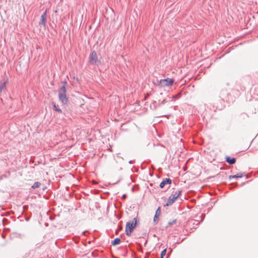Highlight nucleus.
<instances>
[{
    "instance_id": "nucleus-13",
    "label": "nucleus",
    "mask_w": 258,
    "mask_h": 258,
    "mask_svg": "<svg viewBox=\"0 0 258 258\" xmlns=\"http://www.w3.org/2000/svg\"><path fill=\"white\" fill-rule=\"evenodd\" d=\"M53 108L54 109L59 112V113H61V110L59 108H57V107L56 106V104L55 103H53Z\"/></svg>"
},
{
    "instance_id": "nucleus-11",
    "label": "nucleus",
    "mask_w": 258,
    "mask_h": 258,
    "mask_svg": "<svg viewBox=\"0 0 258 258\" xmlns=\"http://www.w3.org/2000/svg\"><path fill=\"white\" fill-rule=\"evenodd\" d=\"M7 83V81H4L3 83H1V84H0V90H3V89H5V88L6 87Z\"/></svg>"
},
{
    "instance_id": "nucleus-10",
    "label": "nucleus",
    "mask_w": 258,
    "mask_h": 258,
    "mask_svg": "<svg viewBox=\"0 0 258 258\" xmlns=\"http://www.w3.org/2000/svg\"><path fill=\"white\" fill-rule=\"evenodd\" d=\"M41 185V183L40 182H35L33 185L31 186L33 189H35L36 188H38Z\"/></svg>"
},
{
    "instance_id": "nucleus-16",
    "label": "nucleus",
    "mask_w": 258,
    "mask_h": 258,
    "mask_svg": "<svg viewBox=\"0 0 258 258\" xmlns=\"http://www.w3.org/2000/svg\"><path fill=\"white\" fill-rule=\"evenodd\" d=\"M46 13H47V10H45V11L42 14L41 16V18H46Z\"/></svg>"
},
{
    "instance_id": "nucleus-7",
    "label": "nucleus",
    "mask_w": 258,
    "mask_h": 258,
    "mask_svg": "<svg viewBox=\"0 0 258 258\" xmlns=\"http://www.w3.org/2000/svg\"><path fill=\"white\" fill-rule=\"evenodd\" d=\"M226 161L229 164L232 165L235 163L236 159L235 158H230L229 156H227L226 157Z\"/></svg>"
},
{
    "instance_id": "nucleus-21",
    "label": "nucleus",
    "mask_w": 258,
    "mask_h": 258,
    "mask_svg": "<svg viewBox=\"0 0 258 258\" xmlns=\"http://www.w3.org/2000/svg\"><path fill=\"white\" fill-rule=\"evenodd\" d=\"M125 197H126V195H125L122 196L123 198H125Z\"/></svg>"
},
{
    "instance_id": "nucleus-9",
    "label": "nucleus",
    "mask_w": 258,
    "mask_h": 258,
    "mask_svg": "<svg viewBox=\"0 0 258 258\" xmlns=\"http://www.w3.org/2000/svg\"><path fill=\"white\" fill-rule=\"evenodd\" d=\"M243 175L241 173H237V174L233 175H230L229 176V179H231V178H240L243 177Z\"/></svg>"
},
{
    "instance_id": "nucleus-2",
    "label": "nucleus",
    "mask_w": 258,
    "mask_h": 258,
    "mask_svg": "<svg viewBox=\"0 0 258 258\" xmlns=\"http://www.w3.org/2000/svg\"><path fill=\"white\" fill-rule=\"evenodd\" d=\"M136 225L137 219L135 218L133 219L132 222H128L126 223L125 231L127 235L130 236L131 234Z\"/></svg>"
},
{
    "instance_id": "nucleus-8",
    "label": "nucleus",
    "mask_w": 258,
    "mask_h": 258,
    "mask_svg": "<svg viewBox=\"0 0 258 258\" xmlns=\"http://www.w3.org/2000/svg\"><path fill=\"white\" fill-rule=\"evenodd\" d=\"M120 241L121 240L119 238H116L111 241V244L112 245H116L119 244Z\"/></svg>"
},
{
    "instance_id": "nucleus-19",
    "label": "nucleus",
    "mask_w": 258,
    "mask_h": 258,
    "mask_svg": "<svg viewBox=\"0 0 258 258\" xmlns=\"http://www.w3.org/2000/svg\"><path fill=\"white\" fill-rule=\"evenodd\" d=\"M134 163V160H130V161H129V163H130V164H133V163Z\"/></svg>"
},
{
    "instance_id": "nucleus-20",
    "label": "nucleus",
    "mask_w": 258,
    "mask_h": 258,
    "mask_svg": "<svg viewBox=\"0 0 258 258\" xmlns=\"http://www.w3.org/2000/svg\"><path fill=\"white\" fill-rule=\"evenodd\" d=\"M86 232H87V231H84V232L82 233V234H83V235H85V233H86Z\"/></svg>"
},
{
    "instance_id": "nucleus-17",
    "label": "nucleus",
    "mask_w": 258,
    "mask_h": 258,
    "mask_svg": "<svg viewBox=\"0 0 258 258\" xmlns=\"http://www.w3.org/2000/svg\"><path fill=\"white\" fill-rule=\"evenodd\" d=\"M158 218V216L155 215L154 217V221L156 222Z\"/></svg>"
},
{
    "instance_id": "nucleus-5",
    "label": "nucleus",
    "mask_w": 258,
    "mask_h": 258,
    "mask_svg": "<svg viewBox=\"0 0 258 258\" xmlns=\"http://www.w3.org/2000/svg\"><path fill=\"white\" fill-rule=\"evenodd\" d=\"M173 79L169 78L165 79H162L160 81V85L162 87L171 86L173 84Z\"/></svg>"
},
{
    "instance_id": "nucleus-18",
    "label": "nucleus",
    "mask_w": 258,
    "mask_h": 258,
    "mask_svg": "<svg viewBox=\"0 0 258 258\" xmlns=\"http://www.w3.org/2000/svg\"><path fill=\"white\" fill-rule=\"evenodd\" d=\"M175 221H172V222H169V223H168V225H172V224H173L174 223H175Z\"/></svg>"
},
{
    "instance_id": "nucleus-12",
    "label": "nucleus",
    "mask_w": 258,
    "mask_h": 258,
    "mask_svg": "<svg viewBox=\"0 0 258 258\" xmlns=\"http://www.w3.org/2000/svg\"><path fill=\"white\" fill-rule=\"evenodd\" d=\"M46 18H41V21L39 22V25H42L44 27L45 26Z\"/></svg>"
},
{
    "instance_id": "nucleus-4",
    "label": "nucleus",
    "mask_w": 258,
    "mask_h": 258,
    "mask_svg": "<svg viewBox=\"0 0 258 258\" xmlns=\"http://www.w3.org/2000/svg\"><path fill=\"white\" fill-rule=\"evenodd\" d=\"M89 61L92 65L99 66L101 63L100 61L98 59L97 54L95 51H93L90 54Z\"/></svg>"
},
{
    "instance_id": "nucleus-14",
    "label": "nucleus",
    "mask_w": 258,
    "mask_h": 258,
    "mask_svg": "<svg viewBox=\"0 0 258 258\" xmlns=\"http://www.w3.org/2000/svg\"><path fill=\"white\" fill-rule=\"evenodd\" d=\"M166 253V249H164L162 251L161 253V258H163L164 256L165 255Z\"/></svg>"
},
{
    "instance_id": "nucleus-6",
    "label": "nucleus",
    "mask_w": 258,
    "mask_h": 258,
    "mask_svg": "<svg viewBox=\"0 0 258 258\" xmlns=\"http://www.w3.org/2000/svg\"><path fill=\"white\" fill-rule=\"evenodd\" d=\"M172 180L170 178H165L160 184V187L163 188L166 184H170L171 183Z\"/></svg>"
},
{
    "instance_id": "nucleus-3",
    "label": "nucleus",
    "mask_w": 258,
    "mask_h": 258,
    "mask_svg": "<svg viewBox=\"0 0 258 258\" xmlns=\"http://www.w3.org/2000/svg\"><path fill=\"white\" fill-rule=\"evenodd\" d=\"M181 191L180 190H177L171 196H170L167 201V203L165 206H169L171 205L177 199L179 196L181 195Z\"/></svg>"
},
{
    "instance_id": "nucleus-1",
    "label": "nucleus",
    "mask_w": 258,
    "mask_h": 258,
    "mask_svg": "<svg viewBox=\"0 0 258 258\" xmlns=\"http://www.w3.org/2000/svg\"><path fill=\"white\" fill-rule=\"evenodd\" d=\"M67 82L64 81L63 82V85L58 90V97L60 101L63 104H66L68 103V98L66 95V86Z\"/></svg>"
},
{
    "instance_id": "nucleus-15",
    "label": "nucleus",
    "mask_w": 258,
    "mask_h": 258,
    "mask_svg": "<svg viewBox=\"0 0 258 258\" xmlns=\"http://www.w3.org/2000/svg\"><path fill=\"white\" fill-rule=\"evenodd\" d=\"M161 214V211H160V207H159L157 210H156V214L155 215H157L159 216V215Z\"/></svg>"
}]
</instances>
